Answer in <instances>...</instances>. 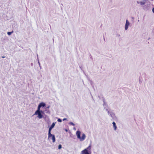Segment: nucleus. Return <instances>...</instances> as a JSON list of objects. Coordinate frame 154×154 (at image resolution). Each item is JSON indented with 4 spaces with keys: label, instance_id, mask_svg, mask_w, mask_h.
I'll return each instance as SVG.
<instances>
[{
    "label": "nucleus",
    "instance_id": "nucleus-1",
    "mask_svg": "<svg viewBox=\"0 0 154 154\" xmlns=\"http://www.w3.org/2000/svg\"><path fill=\"white\" fill-rule=\"evenodd\" d=\"M55 125V124L53 122L49 128L48 133V138L50 139V138L52 137V139L53 143H54L55 141V138L54 135H52L51 134V129L54 127Z\"/></svg>",
    "mask_w": 154,
    "mask_h": 154
},
{
    "label": "nucleus",
    "instance_id": "nucleus-2",
    "mask_svg": "<svg viewBox=\"0 0 154 154\" xmlns=\"http://www.w3.org/2000/svg\"><path fill=\"white\" fill-rule=\"evenodd\" d=\"M80 134L81 132L80 131H77L76 133V135L77 136V138L79 139L81 141H82L85 139V135L84 134H82V137H81Z\"/></svg>",
    "mask_w": 154,
    "mask_h": 154
},
{
    "label": "nucleus",
    "instance_id": "nucleus-3",
    "mask_svg": "<svg viewBox=\"0 0 154 154\" xmlns=\"http://www.w3.org/2000/svg\"><path fill=\"white\" fill-rule=\"evenodd\" d=\"M42 113H44V112L42 111H35V112L34 114V115H37V117L39 119H42L43 117V115L42 114Z\"/></svg>",
    "mask_w": 154,
    "mask_h": 154
},
{
    "label": "nucleus",
    "instance_id": "nucleus-4",
    "mask_svg": "<svg viewBox=\"0 0 154 154\" xmlns=\"http://www.w3.org/2000/svg\"><path fill=\"white\" fill-rule=\"evenodd\" d=\"M82 154H90L88 152L87 149H85L81 152Z\"/></svg>",
    "mask_w": 154,
    "mask_h": 154
},
{
    "label": "nucleus",
    "instance_id": "nucleus-5",
    "mask_svg": "<svg viewBox=\"0 0 154 154\" xmlns=\"http://www.w3.org/2000/svg\"><path fill=\"white\" fill-rule=\"evenodd\" d=\"M129 24H130V23H129V22L128 21V20H127L126 21V24H125V30L127 29L128 26L129 25Z\"/></svg>",
    "mask_w": 154,
    "mask_h": 154
},
{
    "label": "nucleus",
    "instance_id": "nucleus-6",
    "mask_svg": "<svg viewBox=\"0 0 154 154\" xmlns=\"http://www.w3.org/2000/svg\"><path fill=\"white\" fill-rule=\"evenodd\" d=\"M39 105L41 107H45V104L43 103V102H42L41 103H40L39 104Z\"/></svg>",
    "mask_w": 154,
    "mask_h": 154
},
{
    "label": "nucleus",
    "instance_id": "nucleus-7",
    "mask_svg": "<svg viewBox=\"0 0 154 154\" xmlns=\"http://www.w3.org/2000/svg\"><path fill=\"white\" fill-rule=\"evenodd\" d=\"M112 124L113 125V126L114 128V130H116L117 129V127L116 126V123L114 122H112Z\"/></svg>",
    "mask_w": 154,
    "mask_h": 154
},
{
    "label": "nucleus",
    "instance_id": "nucleus-8",
    "mask_svg": "<svg viewBox=\"0 0 154 154\" xmlns=\"http://www.w3.org/2000/svg\"><path fill=\"white\" fill-rule=\"evenodd\" d=\"M41 107L38 105V108H37V110L36 111H38V112H39V111H41V110H40V108Z\"/></svg>",
    "mask_w": 154,
    "mask_h": 154
},
{
    "label": "nucleus",
    "instance_id": "nucleus-9",
    "mask_svg": "<svg viewBox=\"0 0 154 154\" xmlns=\"http://www.w3.org/2000/svg\"><path fill=\"white\" fill-rule=\"evenodd\" d=\"M91 145L89 146L86 149H87V150H90L91 149Z\"/></svg>",
    "mask_w": 154,
    "mask_h": 154
},
{
    "label": "nucleus",
    "instance_id": "nucleus-10",
    "mask_svg": "<svg viewBox=\"0 0 154 154\" xmlns=\"http://www.w3.org/2000/svg\"><path fill=\"white\" fill-rule=\"evenodd\" d=\"M13 32V31H12L11 32H8L7 34L8 35H11V34H12V33Z\"/></svg>",
    "mask_w": 154,
    "mask_h": 154
},
{
    "label": "nucleus",
    "instance_id": "nucleus-11",
    "mask_svg": "<svg viewBox=\"0 0 154 154\" xmlns=\"http://www.w3.org/2000/svg\"><path fill=\"white\" fill-rule=\"evenodd\" d=\"M62 147V146L60 144L58 146V149H60Z\"/></svg>",
    "mask_w": 154,
    "mask_h": 154
},
{
    "label": "nucleus",
    "instance_id": "nucleus-12",
    "mask_svg": "<svg viewBox=\"0 0 154 154\" xmlns=\"http://www.w3.org/2000/svg\"><path fill=\"white\" fill-rule=\"evenodd\" d=\"M57 121L59 122H62V120L60 119H58Z\"/></svg>",
    "mask_w": 154,
    "mask_h": 154
},
{
    "label": "nucleus",
    "instance_id": "nucleus-13",
    "mask_svg": "<svg viewBox=\"0 0 154 154\" xmlns=\"http://www.w3.org/2000/svg\"><path fill=\"white\" fill-rule=\"evenodd\" d=\"M145 2H140V4L142 5H144L145 4Z\"/></svg>",
    "mask_w": 154,
    "mask_h": 154
},
{
    "label": "nucleus",
    "instance_id": "nucleus-14",
    "mask_svg": "<svg viewBox=\"0 0 154 154\" xmlns=\"http://www.w3.org/2000/svg\"><path fill=\"white\" fill-rule=\"evenodd\" d=\"M152 11L153 13H154V8H153L152 9Z\"/></svg>",
    "mask_w": 154,
    "mask_h": 154
},
{
    "label": "nucleus",
    "instance_id": "nucleus-15",
    "mask_svg": "<svg viewBox=\"0 0 154 154\" xmlns=\"http://www.w3.org/2000/svg\"><path fill=\"white\" fill-rule=\"evenodd\" d=\"M70 123H71V125H74V124L73 123H72V122H71Z\"/></svg>",
    "mask_w": 154,
    "mask_h": 154
},
{
    "label": "nucleus",
    "instance_id": "nucleus-16",
    "mask_svg": "<svg viewBox=\"0 0 154 154\" xmlns=\"http://www.w3.org/2000/svg\"><path fill=\"white\" fill-rule=\"evenodd\" d=\"M66 119H63V120H65Z\"/></svg>",
    "mask_w": 154,
    "mask_h": 154
},
{
    "label": "nucleus",
    "instance_id": "nucleus-17",
    "mask_svg": "<svg viewBox=\"0 0 154 154\" xmlns=\"http://www.w3.org/2000/svg\"><path fill=\"white\" fill-rule=\"evenodd\" d=\"M2 58H5V57H2Z\"/></svg>",
    "mask_w": 154,
    "mask_h": 154
}]
</instances>
